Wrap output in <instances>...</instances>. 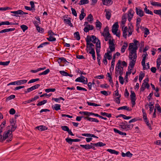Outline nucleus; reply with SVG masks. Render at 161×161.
<instances>
[{
  "label": "nucleus",
  "instance_id": "obj_43",
  "mask_svg": "<svg viewBox=\"0 0 161 161\" xmlns=\"http://www.w3.org/2000/svg\"><path fill=\"white\" fill-rule=\"evenodd\" d=\"M130 93L131 94L130 95V96L131 98V100H132V99H136V95L134 92V91H131Z\"/></svg>",
  "mask_w": 161,
  "mask_h": 161
},
{
  "label": "nucleus",
  "instance_id": "obj_41",
  "mask_svg": "<svg viewBox=\"0 0 161 161\" xmlns=\"http://www.w3.org/2000/svg\"><path fill=\"white\" fill-rule=\"evenodd\" d=\"M102 25V23L98 20H97L96 22V27L97 28H99L100 29L101 28Z\"/></svg>",
  "mask_w": 161,
  "mask_h": 161
},
{
  "label": "nucleus",
  "instance_id": "obj_49",
  "mask_svg": "<svg viewBox=\"0 0 161 161\" xmlns=\"http://www.w3.org/2000/svg\"><path fill=\"white\" fill-rule=\"evenodd\" d=\"M58 60H60V61H58V63H59L61 62H63L64 63H66V62H68L66 59L64 57H59L58 58Z\"/></svg>",
  "mask_w": 161,
  "mask_h": 161
},
{
  "label": "nucleus",
  "instance_id": "obj_3",
  "mask_svg": "<svg viewBox=\"0 0 161 161\" xmlns=\"http://www.w3.org/2000/svg\"><path fill=\"white\" fill-rule=\"evenodd\" d=\"M123 68L121 66V61L120 60H119L115 67V76L116 77H117L118 75H122L123 73Z\"/></svg>",
  "mask_w": 161,
  "mask_h": 161
},
{
  "label": "nucleus",
  "instance_id": "obj_64",
  "mask_svg": "<svg viewBox=\"0 0 161 161\" xmlns=\"http://www.w3.org/2000/svg\"><path fill=\"white\" fill-rule=\"evenodd\" d=\"M59 73L61 75L64 76H67V75H68V73L64 70L60 71H59Z\"/></svg>",
  "mask_w": 161,
  "mask_h": 161
},
{
  "label": "nucleus",
  "instance_id": "obj_14",
  "mask_svg": "<svg viewBox=\"0 0 161 161\" xmlns=\"http://www.w3.org/2000/svg\"><path fill=\"white\" fill-rule=\"evenodd\" d=\"M119 27V25L118 23H115L112 26V31L113 33H116L117 31L118 28Z\"/></svg>",
  "mask_w": 161,
  "mask_h": 161
},
{
  "label": "nucleus",
  "instance_id": "obj_60",
  "mask_svg": "<svg viewBox=\"0 0 161 161\" xmlns=\"http://www.w3.org/2000/svg\"><path fill=\"white\" fill-rule=\"evenodd\" d=\"M39 80V78L31 79V80H29V81L28 82V84H30V83H34L36 81Z\"/></svg>",
  "mask_w": 161,
  "mask_h": 161
},
{
  "label": "nucleus",
  "instance_id": "obj_22",
  "mask_svg": "<svg viewBox=\"0 0 161 161\" xmlns=\"http://www.w3.org/2000/svg\"><path fill=\"white\" fill-rule=\"evenodd\" d=\"M85 119H87L88 120L91 122H93L96 123H98L99 122V120L97 119L89 117H85Z\"/></svg>",
  "mask_w": 161,
  "mask_h": 161
},
{
  "label": "nucleus",
  "instance_id": "obj_17",
  "mask_svg": "<svg viewBox=\"0 0 161 161\" xmlns=\"http://www.w3.org/2000/svg\"><path fill=\"white\" fill-rule=\"evenodd\" d=\"M103 4L106 6H110L113 4V2L111 0H102Z\"/></svg>",
  "mask_w": 161,
  "mask_h": 161
},
{
  "label": "nucleus",
  "instance_id": "obj_20",
  "mask_svg": "<svg viewBox=\"0 0 161 161\" xmlns=\"http://www.w3.org/2000/svg\"><path fill=\"white\" fill-rule=\"evenodd\" d=\"M71 19L70 18H69L68 19H64V22L66 24L68 25L70 27H73V25L72 23L71 22Z\"/></svg>",
  "mask_w": 161,
  "mask_h": 161
},
{
  "label": "nucleus",
  "instance_id": "obj_25",
  "mask_svg": "<svg viewBox=\"0 0 161 161\" xmlns=\"http://www.w3.org/2000/svg\"><path fill=\"white\" fill-rule=\"evenodd\" d=\"M117 110H125L128 111H130L131 110V109H130L129 108V107H128L126 106L119 107L117 108Z\"/></svg>",
  "mask_w": 161,
  "mask_h": 161
},
{
  "label": "nucleus",
  "instance_id": "obj_23",
  "mask_svg": "<svg viewBox=\"0 0 161 161\" xmlns=\"http://www.w3.org/2000/svg\"><path fill=\"white\" fill-rule=\"evenodd\" d=\"M123 27H122V30L123 31V36L125 38H126L127 36V31L128 28L127 27H125L124 29H123Z\"/></svg>",
  "mask_w": 161,
  "mask_h": 161
},
{
  "label": "nucleus",
  "instance_id": "obj_30",
  "mask_svg": "<svg viewBox=\"0 0 161 161\" xmlns=\"http://www.w3.org/2000/svg\"><path fill=\"white\" fill-rule=\"evenodd\" d=\"M39 97L37 96H35L34 98H32L31 99H29L27 101H25V102H27V103H29L32 102H33L37 99H38Z\"/></svg>",
  "mask_w": 161,
  "mask_h": 161
},
{
  "label": "nucleus",
  "instance_id": "obj_56",
  "mask_svg": "<svg viewBox=\"0 0 161 161\" xmlns=\"http://www.w3.org/2000/svg\"><path fill=\"white\" fill-rule=\"evenodd\" d=\"M20 28L24 32H25L28 28V27L26 25H21Z\"/></svg>",
  "mask_w": 161,
  "mask_h": 161
},
{
  "label": "nucleus",
  "instance_id": "obj_63",
  "mask_svg": "<svg viewBox=\"0 0 161 161\" xmlns=\"http://www.w3.org/2000/svg\"><path fill=\"white\" fill-rule=\"evenodd\" d=\"M71 10L72 11V14L75 16L76 17L77 16V14L76 13V11L75 9L73 8H71Z\"/></svg>",
  "mask_w": 161,
  "mask_h": 161
},
{
  "label": "nucleus",
  "instance_id": "obj_59",
  "mask_svg": "<svg viewBox=\"0 0 161 161\" xmlns=\"http://www.w3.org/2000/svg\"><path fill=\"white\" fill-rule=\"evenodd\" d=\"M55 88H49V89H46L45 90V91L47 93H48L50 92H54L55 91Z\"/></svg>",
  "mask_w": 161,
  "mask_h": 161
},
{
  "label": "nucleus",
  "instance_id": "obj_54",
  "mask_svg": "<svg viewBox=\"0 0 161 161\" xmlns=\"http://www.w3.org/2000/svg\"><path fill=\"white\" fill-rule=\"evenodd\" d=\"M61 128L64 131H66L67 132L69 130V127L67 126L66 125L62 126L61 127Z\"/></svg>",
  "mask_w": 161,
  "mask_h": 161
},
{
  "label": "nucleus",
  "instance_id": "obj_26",
  "mask_svg": "<svg viewBox=\"0 0 161 161\" xmlns=\"http://www.w3.org/2000/svg\"><path fill=\"white\" fill-rule=\"evenodd\" d=\"M121 155L123 157H131L132 156V154L130 153V152L128 151L125 153L122 152Z\"/></svg>",
  "mask_w": 161,
  "mask_h": 161
},
{
  "label": "nucleus",
  "instance_id": "obj_18",
  "mask_svg": "<svg viewBox=\"0 0 161 161\" xmlns=\"http://www.w3.org/2000/svg\"><path fill=\"white\" fill-rule=\"evenodd\" d=\"M88 48V50L90 51L89 52V53L95 52L94 50V45L92 43L89 44Z\"/></svg>",
  "mask_w": 161,
  "mask_h": 161
},
{
  "label": "nucleus",
  "instance_id": "obj_27",
  "mask_svg": "<svg viewBox=\"0 0 161 161\" xmlns=\"http://www.w3.org/2000/svg\"><path fill=\"white\" fill-rule=\"evenodd\" d=\"M86 16V14L84 13V10L83 9H81V14L79 16V19L80 20H82Z\"/></svg>",
  "mask_w": 161,
  "mask_h": 161
},
{
  "label": "nucleus",
  "instance_id": "obj_40",
  "mask_svg": "<svg viewBox=\"0 0 161 161\" xmlns=\"http://www.w3.org/2000/svg\"><path fill=\"white\" fill-rule=\"evenodd\" d=\"M119 117H122L124 119H131L132 117L131 116H127L123 114H119Z\"/></svg>",
  "mask_w": 161,
  "mask_h": 161
},
{
  "label": "nucleus",
  "instance_id": "obj_57",
  "mask_svg": "<svg viewBox=\"0 0 161 161\" xmlns=\"http://www.w3.org/2000/svg\"><path fill=\"white\" fill-rule=\"evenodd\" d=\"M144 36L145 37H146L147 35L149 34V30L147 28L145 29Z\"/></svg>",
  "mask_w": 161,
  "mask_h": 161
},
{
  "label": "nucleus",
  "instance_id": "obj_6",
  "mask_svg": "<svg viewBox=\"0 0 161 161\" xmlns=\"http://www.w3.org/2000/svg\"><path fill=\"white\" fill-rule=\"evenodd\" d=\"M100 48L101 47L100 46V45L99 44H97V47L96 48V50L97 53V59L98 64L99 65H100L101 64V62L100 61V60L101 58V57L100 54H99Z\"/></svg>",
  "mask_w": 161,
  "mask_h": 161
},
{
  "label": "nucleus",
  "instance_id": "obj_13",
  "mask_svg": "<svg viewBox=\"0 0 161 161\" xmlns=\"http://www.w3.org/2000/svg\"><path fill=\"white\" fill-rule=\"evenodd\" d=\"M108 43L110 50H111V51H114L115 49L114 45V44L113 41H111V39H109Z\"/></svg>",
  "mask_w": 161,
  "mask_h": 161
},
{
  "label": "nucleus",
  "instance_id": "obj_51",
  "mask_svg": "<svg viewBox=\"0 0 161 161\" xmlns=\"http://www.w3.org/2000/svg\"><path fill=\"white\" fill-rule=\"evenodd\" d=\"M60 100H62L63 101L64 100V99L62 97H60L58 98H55L53 97L52 98V100H54L55 101L57 102H58V101Z\"/></svg>",
  "mask_w": 161,
  "mask_h": 161
},
{
  "label": "nucleus",
  "instance_id": "obj_15",
  "mask_svg": "<svg viewBox=\"0 0 161 161\" xmlns=\"http://www.w3.org/2000/svg\"><path fill=\"white\" fill-rule=\"evenodd\" d=\"M94 27L92 25H87L84 29V31L86 32H88L90 30H92L93 29Z\"/></svg>",
  "mask_w": 161,
  "mask_h": 161
},
{
  "label": "nucleus",
  "instance_id": "obj_38",
  "mask_svg": "<svg viewBox=\"0 0 161 161\" xmlns=\"http://www.w3.org/2000/svg\"><path fill=\"white\" fill-rule=\"evenodd\" d=\"M100 114L103 116H106L108 118H111L112 117L111 114H108L106 112H101Z\"/></svg>",
  "mask_w": 161,
  "mask_h": 161
},
{
  "label": "nucleus",
  "instance_id": "obj_58",
  "mask_svg": "<svg viewBox=\"0 0 161 161\" xmlns=\"http://www.w3.org/2000/svg\"><path fill=\"white\" fill-rule=\"evenodd\" d=\"M126 21V18L125 16H123L122 18L121 23L122 25H124Z\"/></svg>",
  "mask_w": 161,
  "mask_h": 161
},
{
  "label": "nucleus",
  "instance_id": "obj_53",
  "mask_svg": "<svg viewBox=\"0 0 161 161\" xmlns=\"http://www.w3.org/2000/svg\"><path fill=\"white\" fill-rule=\"evenodd\" d=\"M10 61H7L4 62H0V65H3V66H7L8 65L9 63H10Z\"/></svg>",
  "mask_w": 161,
  "mask_h": 161
},
{
  "label": "nucleus",
  "instance_id": "obj_45",
  "mask_svg": "<svg viewBox=\"0 0 161 161\" xmlns=\"http://www.w3.org/2000/svg\"><path fill=\"white\" fill-rule=\"evenodd\" d=\"M121 95H119V97H118L115 98L114 101L115 103H116L118 104H119L120 103V98L121 97Z\"/></svg>",
  "mask_w": 161,
  "mask_h": 161
},
{
  "label": "nucleus",
  "instance_id": "obj_24",
  "mask_svg": "<svg viewBox=\"0 0 161 161\" xmlns=\"http://www.w3.org/2000/svg\"><path fill=\"white\" fill-rule=\"evenodd\" d=\"M115 56H113V58L111 63V68L110 69V71H111V69H112V70L113 71L114 69V67L115 64Z\"/></svg>",
  "mask_w": 161,
  "mask_h": 161
},
{
  "label": "nucleus",
  "instance_id": "obj_28",
  "mask_svg": "<svg viewBox=\"0 0 161 161\" xmlns=\"http://www.w3.org/2000/svg\"><path fill=\"white\" fill-rule=\"evenodd\" d=\"M127 46V43L126 42H124V45L122 47L121 49V51L122 53H124L125 52Z\"/></svg>",
  "mask_w": 161,
  "mask_h": 161
},
{
  "label": "nucleus",
  "instance_id": "obj_21",
  "mask_svg": "<svg viewBox=\"0 0 161 161\" xmlns=\"http://www.w3.org/2000/svg\"><path fill=\"white\" fill-rule=\"evenodd\" d=\"M91 145H93L94 146L96 147H103L106 145L105 143H103L102 142H99L97 143H91Z\"/></svg>",
  "mask_w": 161,
  "mask_h": 161
},
{
  "label": "nucleus",
  "instance_id": "obj_46",
  "mask_svg": "<svg viewBox=\"0 0 161 161\" xmlns=\"http://www.w3.org/2000/svg\"><path fill=\"white\" fill-rule=\"evenodd\" d=\"M50 72V70L49 69H47L43 72L39 74V75H46L48 73Z\"/></svg>",
  "mask_w": 161,
  "mask_h": 161
},
{
  "label": "nucleus",
  "instance_id": "obj_62",
  "mask_svg": "<svg viewBox=\"0 0 161 161\" xmlns=\"http://www.w3.org/2000/svg\"><path fill=\"white\" fill-rule=\"evenodd\" d=\"M87 19L89 21H92L93 20V17L91 14L88 15L87 17Z\"/></svg>",
  "mask_w": 161,
  "mask_h": 161
},
{
  "label": "nucleus",
  "instance_id": "obj_33",
  "mask_svg": "<svg viewBox=\"0 0 161 161\" xmlns=\"http://www.w3.org/2000/svg\"><path fill=\"white\" fill-rule=\"evenodd\" d=\"M114 131L115 133H118L119 134L122 135H124L126 136V133L125 132H123L122 131H121L119 130L114 128Z\"/></svg>",
  "mask_w": 161,
  "mask_h": 161
},
{
  "label": "nucleus",
  "instance_id": "obj_31",
  "mask_svg": "<svg viewBox=\"0 0 161 161\" xmlns=\"http://www.w3.org/2000/svg\"><path fill=\"white\" fill-rule=\"evenodd\" d=\"M27 80H18L17 81V85H21L27 82Z\"/></svg>",
  "mask_w": 161,
  "mask_h": 161
},
{
  "label": "nucleus",
  "instance_id": "obj_52",
  "mask_svg": "<svg viewBox=\"0 0 161 161\" xmlns=\"http://www.w3.org/2000/svg\"><path fill=\"white\" fill-rule=\"evenodd\" d=\"M47 39L50 42H53L56 40L55 37H53L52 36H50L49 37L47 38Z\"/></svg>",
  "mask_w": 161,
  "mask_h": 161
},
{
  "label": "nucleus",
  "instance_id": "obj_16",
  "mask_svg": "<svg viewBox=\"0 0 161 161\" xmlns=\"http://www.w3.org/2000/svg\"><path fill=\"white\" fill-rule=\"evenodd\" d=\"M102 35L103 36H110V34L109 33V28L108 26H106L104 29L103 32L102 33Z\"/></svg>",
  "mask_w": 161,
  "mask_h": 161
},
{
  "label": "nucleus",
  "instance_id": "obj_8",
  "mask_svg": "<svg viewBox=\"0 0 161 161\" xmlns=\"http://www.w3.org/2000/svg\"><path fill=\"white\" fill-rule=\"evenodd\" d=\"M134 11L131 8L130 9L128 12L127 18L129 22H130L133 18L134 14Z\"/></svg>",
  "mask_w": 161,
  "mask_h": 161
},
{
  "label": "nucleus",
  "instance_id": "obj_44",
  "mask_svg": "<svg viewBox=\"0 0 161 161\" xmlns=\"http://www.w3.org/2000/svg\"><path fill=\"white\" fill-rule=\"evenodd\" d=\"M14 25V24H13L11 23H10L8 21L2 22H1V24H0V25Z\"/></svg>",
  "mask_w": 161,
  "mask_h": 161
},
{
  "label": "nucleus",
  "instance_id": "obj_19",
  "mask_svg": "<svg viewBox=\"0 0 161 161\" xmlns=\"http://www.w3.org/2000/svg\"><path fill=\"white\" fill-rule=\"evenodd\" d=\"M35 128L40 131H44L47 130L48 128L46 126L43 125H41L39 126H37Z\"/></svg>",
  "mask_w": 161,
  "mask_h": 161
},
{
  "label": "nucleus",
  "instance_id": "obj_10",
  "mask_svg": "<svg viewBox=\"0 0 161 161\" xmlns=\"http://www.w3.org/2000/svg\"><path fill=\"white\" fill-rule=\"evenodd\" d=\"M112 11L109 9H105L104 10V12L105 13V16L106 18L108 20H109L111 16Z\"/></svg>",
  "mask_w": 161,
  "mask_h": 161
},
{
  "label": "nucleus",
  "instance_id": "obj_39",
  "mask_svg": "<svg viewBox=\"0 0 161 161\" xmlns=\"http://www.w3.org/2000/svg\"><path fill=\"white\" fill-rule=\"evenodd\" d=\"M127 122L126 121H125L124 122H122L121 123V124L120 125V126L121 128L123 130H125L126 129V123Z\"/></svg>",
  "mask_w": 161,
  "mask_h": 161
},
{
  "label": "nucleus",
  "instance_id": "obj_7",
  "mask_svg": "<svg viewBox=\"0 0 161 161\" xmlns=\"http://www.w3.org/2000/svg\"><path fill=\"white\" fill-rule=\"evenodd\" d=\"M76 82H79L83 83L84 84H86L87 83L88 81L87 78L81 75L80 77H79L75 80Z\"/></svg>",
  "mask_w": 161,
  "mask_h": 161
},
{
  "label": "nucleus",
  "instance_id": "obj_61",
  "mask_svg": "<svg viewBox=\"0 0 161 161\" xmlns=\"http://www.w3.org/2000/svg\"><path fill=\"white\" fill-rule=\"evenodd\" d=\"M122 75H120L119 76V82L121 84H123L124 82V80L123 77H122Z\"/></svg>",
  "mask_w": 161,
  "mask_h": 161
},
{
  "label": "nucleus",
  "instance_id": "obj_29",
  "mask_svg": "<svg viewBox=\"0 0 161 161\" xmlns=\"http://www.w3.org/2000/svg\"><path fill=\"white\" fill-rule=\"evenodd\" d=\"M150 3L153 6L161 7V3H160L156 2L151 1Z\"/></svg>",
  "mask_w": 161,
  "mask_h": 161
},
{
  "label": "nucleus",
  "instance_id": "obj_4",
  "mask_svg": "<svg viewBox=\"0 0 161 161\" xmlns=\"http://www.w3.org/2000/svg\"><path fill=\"white\" fill-rule=\"evenodd\" d=\"M134 45L133 43H130L129 44L128 50L130 53H136V50L138 48L139 42L138 41L134 40Z\"/></svg>",
  "mask_w": 161,
  "mask_h": 161
},
{
  "label": "nucleus",
  "instance_id": "obj_48",
  "mask_svg": "<svg viewBox=\"0 0 161 161\" xmlns=\"http://www.w3.org/2000/svg\"><path fill=\"white\" fill-rule=\"evenodd\" d=\"M145 76V74L144 73L141 72L139 75V80L140 82H141L143 78Z\"/></svg>",
  "mask_w": 161,
  "mask_h": 161
},
{
  "label": "nucleus",
  "instance_id": "obj_47",
  "mask_svg": "<svg viewBox=\"0 0 161 161\" xmlns=\"http://www.w3.org/2000/svg\"><path fill=\"white\" fill-rule=\"evenodd\" d=\"M153 13L159 15L161 18V9L154 10H153Z\"/></svg>",
  "mask_w": 161,
  "mask_h": 161
},
{
  "label": "nucleus",
  "instance_id": "obj_37",
  "mask_svg": "<svg viewBox=\"0 0 161 161\" xmlns=\"http://www.w3.org/2000/svg\"><path fill=\"white\" fill-rule=\"evenodd\" d=\"M89 1L88 0H81L79 3V5H82L89 3Z\"/></svg>",
  "mask_w": 161,
  "mask_h": 161
},
{
  "label": "nucleus",
  "instance_id": "obj_42",
  "mask_svg": "<svg viewBox=\"0 0 161 161\" xmlns=\"http://www.w3.org/2000/svg\"><path fill=\"white\" fill-rule=\"evenodd\" d=\"M86 103L89 106H92L95 107L101 106V105L100 104H97L95 103H91L88 101Z\"/></svg>",
  "mask_w": 161,
  "mask_h": 161
},
{
  "label": "nucleus",
  "instance_id": "obj_34",
  "mask_svg": "<svg viewBox=\"0 0 161 161\" xmlns=\"http://www.w3.org/2000/svg\"><path fill=\"white\" fill-rule=\"evenodd\" d=\"M107 151L109 152L111 154H114L116 155H118L119 153V152L116 151L114 150H113L111 149H108L107 150Z\"/></svg>",
  "mask_w": 161,
  "mask_h": 161
},
{
  "label": "nucleus",
  "instance_id": "obj_55",
  "mask_svg": "<svg viewBox=\"0 0 161 161\" xmlns=\"http://www.w3.org/2000/svg\"><path fill=\"white\" fill-rule=\"evenodd\" d=\"M47 102L46 100H43V101L39 102L37 104V106H40L44 105Z\"/></svg>",
  "mask_w": 161,
  "mask_h": 161
},
{
  "label": "nucleus",
  "instance_id": "obj_5",
  "mask_svg": "<svg viewBox=\"0 0 161 161\" xmlns=\"http://www.w3.org/2000/svg\"><path fill=\"white\" fill-rule=\"evenodd\" d=\"M10 131L9 130H8L7 132H4L3 134V136L2 135V137L1 139V141L3 142L5 139H6L8 137V139L6 141L8 142L11 141L12 138L13 136V135L11 133H10Z\"/></svg>",
  "mask_w": 161,
  "mask_h": 161
},
{
  "label": "nucleus",
  "instance_id": "obj_2",
  "mask_svg": "<svg viewBox=\"0 0 161 161\" xmlns=\"http://www.w3.org/2000/svg\"><path fill=\"white\" fill-rule=\"evenodd\" d=\"M137 57V55L136 53H129V59L131 60L130 61L129 64V69L130 67L131 68V69L133 68L136 63Z\"/></svg>",
  "mask_w": 161,
  "mask_h": 161
},
{
  "label": "nucleus",
  "instance_id": "obj_11",
  "mask_svg": "<svg viewBox=\"0 0 161 161\" xmlns=\"http://www.w3.org/2000/svg\"><path fill=\"white\" fill-rule=\"evenodd\" d=\"M147 55L148 54L146 52V54L143 55V59L142 61V64L143 67V69L144 70L147 69L146 67L145 60Z\"/></svg>",
  "mask_w": 161,
  "mask_h": 161
},
{
  "label": "nucleus",
  "instance_id": "obj_1",
  "mask_svg": "<svg viewBox=\"0 0 161 161\" xmlns=\"http://www.w3.org/2000/svg\"><path fill=\"white\" fill-rule=\"evenodd\" d=\"M87 36V38L86 40V47L88 48V45L89 44H90V42H92L93 43H96V47H97V44L100 45V46L101 47V42L99 40L97 39L96 36L94 35H92L91 37Z\"/></svg>",
  "mask_w": 161,
  "mask_h": 161
},
{
  "label": "nucleus",
  "instance_id": "obj_12",
  "mask_svg": "<svg viewBox=\"0 0 161 161\" xmlns=\"http://www.w3.org/2000/svg\"><path fill=\"white\" fill-rule=\"evenodd\" d=\"M80 146L86 150L89 149H90L92 148L93 150H95V147L93 146V145H91L90 144V145L89 144H86L85 145H80Z\"/></svg>",
  "mask_w": 161,
  "mask_h": 161
},
{
  "label": "nucleus",
  "instance_id": "obj_32",
  "mask_svg": "<svg viewBox=\"0 0 161 161\" xmlns=\"http://www.w3.org/2000/svg\"><path fill=\"white\" fill-rule=\"evenodd\" d=\"M61 105L59 104H55L53 107L52 106V108L53 110H55L56 111H58L60 109Z\"/></svg>",
  "mask_w": 161,
  "mask_h": 161
},
{
  "label": "nucleus",
  "instance_id": "obj_9",
  "mask_svg": "<svg viewBox=\"0 0 161 161\" xmlns=\"http://www.w3.org/2000/svg\"><path fill=\"white\" fill-rule=\"evenodd\" d=\"M136 12L137 15L140 17L143 16L144 14L143 11L141 9V8L140 7H136Z\"/></svg>",
  "mask_w": 161,
  "mask_h": 161
},
{
  "label": "nucleus",
  "instance_id": "obj_35",
  "mask_svg": "<svg viewBox=\"0 0 161 161\" xmlns=\"http://www.w3.org/2000/svg\"><path fill=\"white\" fill-rule=\"evenodd\" d=\"M154 104L152 102H149V104H148V106L150 108V114H151L153 111L154 108L153 106Z\"/></svg>",
  "mask_w": 161,
  "mask_h": 161
},
{
  "label": "nucleus",
  "instance_id": "obj_36",
  "mask_svg": "<svg viewBox=\"0 0 161 161\" xmlns=\"http://www.w3.org/2000/svg\"><path fill=\"white\" fill-rule=\"evenodd\" d=\"M74 35V37L77 40H79L80 39V34L79 32H75Z\"/></svg>",
  "mask_w": 161,
  "mask_h": 161
},
{
  "label": "nucleus",
  "instance_id": "obj_50",
  "mask_svg": "<svg viewBox=\"0 0 161 161\" xmlns=\"http://www.w3.org/2000/svg\"><path fill=\"white\" fill-rule=\"evenodd\" d=\"M127 31L128 32V36H130L132 34V33L133 31V30L131 27H129Z\"/></svg>",
  "mask_w": 161,
  "mask_h": 161
}]
</instances>
